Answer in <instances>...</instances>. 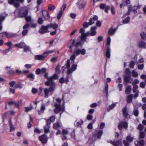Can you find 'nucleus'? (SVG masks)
<instances>
[{"mask_svg": "<svg viewBox=\"0 0 146 146\" xmlns=\"http://www.w3.org/2000/svg\"><path fill=\"white\" fill-rule=\"evenodd\" d=\"M23 48L24 49V52H25L31 51L30 47L29 46L26 45L25 44V46Z\"/></svg>", "mask_w": 146, "mask_h": 146, "instance_id": "obj_35", "label": "nucleus"}, {"mask_svg": "<svg viewBox=\"0 0 146 146\" xmlns=\"http://www.w3.org/2000/svg\"><path fill=\"white\" fill-rule=\"evenodd\" d=\"M62 9H61L60 12L58 13L57 18L58 19H59L61 17L62 15Z\"/></svg>", "mask_w": 146, "mask_h": 146, "instance_id": "obj_48", "label": "nucleus"}, {"mask_svg": "<svg viewBox=\"0 0 146 146\" xmlns=\"http://www.w3.org/2000/svg\"><path fill=\"white\" fill-rule=\"evenodd\" d=\"M25 43L21 42L19 44H15V46L18 48H23L25 46Z\"/></svg>", "mask_w": 146, "mask_h": 146, "instance_id": "obj_28", "label": "nucleus"}, {"mask_svg": "<svg viewBox=\"0 0 146 146\" xmlns=\"http://www.w3.org/2000/svg\"><path fill=\"white\" fill-rule=\"evenodd\" d=\"M83 121L82 119H77L74 123V125L76 126H80L82 125Z\"/></svg>", "mask_w": 146, "mask_h": 146, "instance_id": "obj_20", "label": "nucleus"}, {"mask_svg": "<svg viewBox=\"0 0 146 146\" xmlns=\"http://www.w3.org/2000/svg\"><path fill=\"white\" fill-rule=\"evenodd\" d=\"M139 82V80L137 79L134 80L132 83V85H137L136 84H138Z\"/></svg>", "mask_w": 146, "mask_h": 146, "instance_id": "obj_53", "label": "nucleus"}, {"mask_svg": "<svg viewBox=\"0 0 146 146\" xmlns=\"http://www.w3.org/2000/svg\"><path fill=\"white\" fill-rule=\"evenodd\" d=\"M55 9L54 6L52 4H50L48 6V10L49 11H53Z\"/></svg>", "mask_w": 146, "mask_h": 146, "instance_id": "obj_36", "label": "nucleus"}, {"mask_svg": "<svg viewBox=\"0 0 146 146\" xmlns=\"http://www.w3.org/2000/svg\"><path fill=\"white\" fill-rule=\"evenodd\" d=\"M98 17L96 15L94 16L92 18H91L89 19V24L90 25H92L94 23V21L97 20Z\"/></svg>", "mask_w": 146, "mask_h": 146, "instance_id": "obj_16", "label": "nucleus"}, {"mask_svg": "<svg viewBox=\"0 0 146 146\" xmlns=\"http://www.w3.org/2000/svg\"><path fill=\"white\" fill-rule=\"evenodd\" d=\"M60 127V125L59 123H54L53 125V128L55 129H57L58 127Z\"/></svg>", "mask_w": 146, "mask_h": 146, "instance_id": "obj_42", "label": "nucleus"}, {"mask_svg": "<svg viewBox=\"0 0 146 146\" xmlns=\"http://www.w3.org/2000/svg\"><path fill=\"white\" fill-rule=\"evenodd\" d=\"M108 84L107 83L106 84V86L105 87V91L106 95L107 96H108Z\"/></svg>", "mask_w": 146, "mask_h": 146, "instance_id": "obj_46", "label": "nucleus"}, {"mask_svg": "<svg viewBox=\"0 0 146 146\" xmlns=\"http://www.w3.org/2000/svg\"><path fill=\"white\" fill-rule=\"evenodd\" d=\"M5 16L3 15H0V31H1L3 28L2 23L5 19Z\"/></svg>", "mask_w": 146, "mask_h": 146, "instance_id": "obj_15", "label": "nucleus"}, {"mask_svg": "<svg viewBox=\"0 0 146 146\" xmlns=\"http://www.w3.org/2000/svg\"><path fill=\"white\" fill-rule=\"evenodd\" d=\"M86 2L84 0H78L76 4L79 9H81L84 8L86 5Z\"/></svg>", "mask_w": 146, "mask_h": 146, "instance_id": "obj_6", "label": "nucleus"}, {"mask_svg": "<svg viewBox=\"0 0 146 146\" xmlns=\"http://www.w3.org/2000/svg\"><path fill=\"white\" fill-rule=\"evenodd\" d=\"M6 36L7 38H10L11 37H14L16 36V34L12 33L7 32L5 33Z\"/></svg>", "mask_w": 146, "mask_h": 146, "instance_id": "obj_27", "label": "nucleus"}, {"mask_svg": "<svg viewBox=\"0 0 146 146\" xmlns=\"http://www.w3.org/2000/svg\"><path fill=\"white\" fill-rule=\"evenodd\" d=\"M56 108L54 109V111L56 113H58L61 110V107H54Z\"/></svg>", "mask_w": 146, "mask_h": 146, "instance_id": "obj_38", "label": "nucleus"}, {"mask_svg": "<svg viewBox=\"0 0 146 146\" xmlns=\"http://www.w3.org/2000/svg\"><path fill=\"white\" fill-rule=\"evenodd\" d=\"M75 40H74L71 39L68 42V46L70 49H72L73 45L75 42Z\"/></svg>", "mask_w": 146, "mask_h": 146, "instance_id": "obj_21", "label": "nucleus"}, {"mask_svg": "<svg viewBox=\"0 0 146 146\" xmlns=\"http://www.w3.org/2000/svg\"><path fill=\"white\" fill-rule=\"evenodd\" d=\"M133 114L136 116H137L139 114V111L137 110H134L133 111Z\"/></svg>", "mask_w": 146, "mask_h": 146, "instance_id": "obj_56", "label": "nucleus"}, {"mask_svg": "<svg viewBox=\"0 0 146 146\" xmlns=\"http://www.w3.org/2000/svg\"><path fill=\"white\" fill-rule=\"evenodd\" d=\"M133 139V138L131 137V136L129 135H128L126 137V140L127 141L131 142L132 141Z\"/></svg>", "mask_w": 146, "mask_h": 146, "instance_id": "obj_39", "label": "nucleus"}, {"mask_svg": "<svg viewBox=\"0 0 146 146\" xmlns=\"http://www.w3.org/2000/svg\"><path fill=\"white\" fill-rule=\"evenodd\" d=\"M106 6L105 4L101 3L100 5V8L102 9H105L106 7Z\"/></svg>", "mask_w": 146, "mask_h": 146, "instance_id": "obj_61", "label": "nucleus"}, {"mask_svg": "<svg viewBox=\"0 0 146 146\" xmlns=\"http://www.w3.org/2000/svg\"><path fill=\"white\" fill-rule=\"evenodd\" d=\"M5 44L8 46L9 48L11 49L12 48V45L13 44L11 42H8L5 43Z\"/></svg>", "mask_w": 146, "mask_h": 146, "instance_id": "obj_44", "label": "nucleus"}, {"mask_svg": "<svg viewBox=\"0 0 146 146\" xmlns=\"http://www.w3.org/2000/svg\"><path fill=\"white\" fill-rule=\"evenodd\" d=\"M42 15L45 19H48L50 17V15L48 12L47 11H42Z\"/></svg>", "mask_w": 146, "mask_h": 146, "instance_id": "obj_17", "label": "nucleus"}, {"mask_svg": "<svg viewBox=\"0 0 146 146\" xmlns=\"http://www.w3.org/2000/svg\"><path fill=\"white\" fill-rule=\"evenodd\" d=\"M34 76V74L30 73L27 75V77L30 80L33 81L35 78Z\"/></svg>", "mask_w": 146, "mask_h": 146, "instance_id": "obj_31", "label": "nucleus"}, {"mask_svg": "<svg viewBox=\"0 0 146 146\" xmlns=\"http://www.w3.org/2000/svg\"><path fill=\"white\" fill-rule=\"evenodd\" d=\"M144 126L141 124H139L138 126V129L139 130H142L144 128Z\"/></svg>", "mask_w": 146, "mask_h": 146, "instance_id": "obj_60", "label": "nucleus"}, {"mask_svg": "<svg viewBox=\"0 0 146 146\" xmlns=\"http://www.w3.org/2000/svg\"><path fill=\"white\" fill-rule=\"evenodd\" d=\"M123 127L125 129H126L128 127V123L125 121H121L119 123L118 125V129L120 130H121L123 129Z\"/></svg>", "mask_w": 146, "mask_h": 146, "instance_id": "obj_9", "label": "nucleus"}, {"mask_svg": "<svg viewBox=\"0 0 146 146\" xmlns=\"http://www.w3.org/2000/svg\"><path fill=\"white\" fill-rule=\"evenodd\" d=\"M65 65H66V68H69L70 66V60L68 59L67 60L66 64Z\"/></svg>", "mask_w": 146, "mask_h": 146, "instance_id": "obj_50", "label": "nucleus"}, {"mask_svg": "<svg viewBox=\"0 0 146 146\" xmlns=\"http://www.w3.org/2000/svg\"><path fill=\"white\" fill-rule=\"evenodd\" d=\"M54 50L48 51L44 52L42 55H36L35 56V59L37 60H42L44 59L48 54L54 52Z\"/></svg>", "mask_w": 146, "mask_h": 146, "instance_id": "obj_4", "label": "nucleus"}, {"mask_svg": "<svg viewBox=\"0 0 146 146\" xmlns=\"http://www.w3.org/2000/svg\"><path fill=\"white\" fill-rule=\"evenodd\" d=\"M49 126H47V127H44V131L45 133H47L50 132L49 130Z\"/></svg>", "mask_w": 146, "mask_h": 146, "instance_id": "obj_45", "label": "nucleus"}, {"mask_svg": "<svg viewBox=\"0 0 146 146\" xmlns=\"http://www.w3.org/2000/svg\"><path fill=\"white\" fill-rule=\"evenodd\" d=\"M26 21L28 22H31L32 21V19L31 16L26 15L24 17Z\"/></svg>", "mask_w": 146, "mask_h": 146, "instance_id": "obj_32", "label": "nucleus"}, {"mask_svg": "<svg viewBox=\"0 0 146 146\" xmlns=\"http://www.w3.org/2000/svg\"><path fill=\"white\" fill-rule=\"evenodd\" d=\"M44 77L47 79L48 80L46 81L45 82V85L46 86H48L50 84V77H49L48 76V74L47 73H45L44 76Z\"/></svg>", "mask_w": 146, "mask_h": 146, "instance_id": "obj_19", "label": "nucleus"}, {"mask_svg": "<svg viewBox=\"0 0 146 146\" xmlns=\"http://www.w3.org/2000/svg\"><path fill=\"white\" fill-rule=\"evenodd\" d=\"M145 137V134L143 131H141L140 132L139 137L141 138H143Z\"/></svg>", "mask_w": 146, "mask_h": 146, "instance_id": "obj_54", "label": "nucleus"}, {"mask_svg": "<svg viewBox=\"0 0 146 146\" xmlns=\"http://www.w3.org/2000/svg\"><path fill=\"white\" fill-rule=\"evenodd\" d=\"M122 111L123 115L125 117L127 118L130 117V116L128 114L126 106L122 109Z\"/></svg>", "mask_w": 146, "mask_h": 146, "instance_id": "obj_12", "label": "nucleus"}, {"mask_svg": "<svg viewBox=\"0 0 146 146\" xmlns=\"http://www.w3.org/2000/svg\"><path fill=\"white\" fill-rule=\"evenodd\" d=\"M61 102V100L59 98H57L56 99V102L55 103L54 106V107H60V104Z\"/></svg>", "mask_w": 146, "mask_h": 146, "instance_id": "obj_23", "label": "nucleus"}, {"mask_svg": "<svg viewBox=\"0 0 146 146\" xmlns=\"http://www.w3.org/2000/svg\"><path fill=\"white\" fill-rule=\"evenodd\" d=\"M10 131L11 132L12 131H13L15 129V127L13 125L12 123H11L10 125Z\"/></svg>", "mask_w": 146, "mask_h": 146, "instance_id": "obj_58", "label": "nucleus"}, {"mask_svg": "<svg viewBox=\"0 0 146 146\" xmlns=\"http://www.w3.org/2000/svg\"><path fill=\"white\" fill-rule=\"evenodd\" d=\"M43 20L41 17H39L38 20V22L39 24H42L43 22Z\"/></svg>", "mask_w": 146, "mask_h": 146, "instance_id": "obj_47", "label": "nucleus"}, {"mask_svg": "<svg viewBox=\"0 0 146 146\" xmlns=\"http://www.w3.org/2000/svg\"><path fill=\"white\" fill-rule=\"evenodd\" d=\"M141 38L144 40H146V33L143 32L140 34Z\"/></svg>", "mask_w": 146, "mask_h": 146, "instance_id": "obj_43", "label": "nucleus"}, {"mask_svg": "<svg viewBox=\"0 0 146 146\" xmlns=\"http://www.w3.org/2000/svg\"><path fill=\"white\" fill-rule=\"evenodd\" d=\"M48 138L45 134H43L39 137L38 139L42 144L46 143L48 140Z\"/></svg>", "mask_w": 146, "mask_h": 146, "instance_id": "obj_7", "label": "nucleus"}, {"mask_svg": "<svg viewBox=\"0 0 146 146\" xmlns=\"http://www.w3.org/2000/svg\"><path fill=\"white\" fill-rule=\"evenodd\" d=\"M48 27L49 28H52L56 30V29L58 27V25L56 23H51L48 25Z\"/></svg>", "mask_w": 146, "mask_h": 146, "instance_id": "obj_22", "label": "nucleus"}, {"mask_svg": "<svg viewBox=\"0 0 146 146\" xmlns=\"http://www.w3.org/2000/svg\"><path fill=\"white\" fill-rule=\"evenodd\" d=\"M55 119V117L54 116H51L50 117L49 119L50 121L52 122H54Z\"/></svg>", "mask_w": 146, "mask_h": 146, "instance_id": "obj_63", "label": "nucleus"}, {"mask_svg": "<svg viewBox=\"0 0 146 146\" xmlns=\"http://www.w3.org/2000/svg\"><path fill=\"white\" fill-rule=\"evenodd\" d=\"M96 27H92L91 28L90 32H88L86 33L87 35L89 36H94L96 35Z\"/></svg>", "mask_w": 146, "mask_h": 146, "instance_id": "obj_10", "label": "nucleus"}, {"mask_svg": "<svg viewBox=\"0 0 146 146\" xmlns=\"http://www.w3.org/2000/svg\"><path fill=\"white\" fill-rule=\"evenodd\" d=\"M60 66L59 65H57L56 68L55 70L56 73L59 74L60 72Z\"/></svg>", "mask_w": 146, "mask_h": 146, "instance_id": "obj_55", "label": "nucleus"}, {"mask_svg": "<svg viewBox=\"0 0 146 146\" xmlns=\"http://www.w3.org/2000/svg\"><path fill=\"white\" fill-rule=\"evenodd\" d=\"M116 103H114L112 104L108 108H107V111H110L113 108L116 106Z\"/></svg>", "mask_w": 146, "mask_h": 146, "instance_id": "obj_34", "label": "nucleus"}, {"mask_svg": "<svg viewBox=\"0 0 146 146\" xmlns=\"http://www.w3.org/2000/svg\"><path fill=\"white\" fill-rule=\"evenodd\" d=\"M83 27L84 28H87L88 27L90 24H89V23H88L86 22H85L83 24Z\"/></svg>", "mask_w": 146, "mask_h": 146, "instance_id": "obj_64", "label": "nucleus"}, {"mask_svg": "<svg viewBox=\"0 0 146 146\" xmlns=\"http://www.w3.org/2000/svg\"><path fill=\"white\" fill-rule=\"evenodd\" d=\"M58 76L57 74H54L52 76L50 77V84H51L52 83H53L54 84L53 85L55 86V84L54 82L53 81V80H55L58 79Z\"/></svg>", "mask_w": 146, "mask_h": 146, "instance_id": "obj_13", "label": "nucleus"}, {"mask_svg": "<svg viewBox=\"0 0 146 146\" xmlns=\"http://www.w3.org/2000/svg\"><path fill=\"white\" fill-rule=\"evenodd\" d=\"M28 31L27 29H24L22 32V34L23 36H25L27 34Z\"/></svg>", "mask_w": 146, "mask_h": 146, "instance_id": "obj_62", "label": "nucleus"}, {"mask_svg": "<svg viewBox=\"0 0 146 146\" xmlns=\"http://www.w3.org/2000/svg\"><path fill=\"white\" fill-rule=\"evenodd\" d=\"M106 56L107 58H109L110 56V49L109 46L107 47L106 49Z\"/></svg>", "mask_w": 146, "mask_h": 146, "instance_id": "obj_24", "label": "nucleus"}, {"mask_svg": "<svg viewBox=\"0 0 146 146\" xmlns=\"http://www.w3.org/2000/svg\"><path fill=\"white\" fill-rule=\"evenodd\" d=\"M48 25L47 26L42 25L39 31V33L40 34H44L45 33L49 32V31L48 30Z\"/></svg>", "mask_w": 146, "mask_h": 146, "instance_id": "obj_8", "label": "nucleus"}, {"mask_svg": "<svg viewBox=\"0 0 146 146\" xmlns=\"http://www.w3.org/2000/svg\"><path fill=\"white\" fill-rule=\"evenodd\" d=\"M54 84L53 83L52 84V83L51 84H50L49 86H50V87L48 88H45L44 89V97L46 98H47L48 96V94L49 93L52 92H53L55 89V86L53 85Z\"/></svg>", "mask_w": 146, "mask_h": 146, "instance_id": "obj_3", "label": "nucleus"}, {"mask_svg": "<svg viewBox=\"0 0 146 146\" xmlns=\"http://www.w3.org/2000/svg\"><path fill=\"white\" fill-rule=\"evenodd\" d=\"M137 144L135 143L136 146H143L144 145V141L142 139L140 140H137Z\"/></svg>", "mask_w": 146, "mask_h": 146, "instance_id": "obj_25", "label": "nucleus"}, {"mask_svg": "<svg viewBox=\"0 0 146 146\" xmlns=\"http://www.w3.org/2000/svg\"><path fill=\"white\" fill-rule=\"evenodd\" d=\"M30 25V24L29 23H26L25 24L23 27V29H26L28 28Z\"/></svg>", "mask_w": 146, "mask_h": 146, "instance_id": "obj_57", "label": "nucleus"}, {"mask_svg": "<svg viewBox=\"0 0 146 146\" xmlns=\"http://www.w3.org/2000/svg\"><path fill=\"white\" fill-rule=\"evenodd\" d=\"M131 90V87L130 86H127L125 89V93L126 94H129Z\"/></svg>", "mask_w": 146, "mask_h": 146, "instance_id": "obj_26", "label": "nucleus"}, {"mask_svg": "<svg viewBox=\"0 0 146 146\" xmlns=\"http://www.w3.org/2000/svg\"><path fill=\"white\" fill-rule=\"evenodd\" d=\"M131 77V75H128L125 76L124 78V81L125 82H129Z\"/></svg>", "mask_w": 146, "mask_h": 146, "instance_id": "obj_33", "label": "nucleus"}, {"mask_svg": "<svg viewBox=\"0 0 146 146\" xmlns=\"http://www.w3.org/2000/svg\"><path fill=\"white\" fill-rule=\"evenodd\" d=\"M117 28L115 29V28H114L113 29L112 28H111L109 30L108 33L109 35L110 36H112L113 35L116 31Z\"/></svg>", "mask_w": 146, "mask_h": 146, "instance_id": "obj_18", "label": "nucleus"}, {"mask_svg": "<svg viewBox=\"0 0 146 146\" xmlns=\"http://www.w3.org/2000/svg\"><path fill=\"white\" fill-rule=\"evenodd\" d=\"M135 64V62L133 61H131L130 63L129 67L130 68H134Z\"/></svg>", "mask_w": 146, "mask_h": 146, "instance_id": "obj_51", "label": "nucleus"}, {"mask_svg": "<svg viewBox=\"0 0 146 146\" xmlns=\"http://www.w3.org/2000/svg\"><path fill=\"white\" fill-rule=\"evenodd\" d=\"M33 121L32 118L31 117H30V122L27 124L28 127L29 128H30L31 126V122H32Z\"/></svg>", "mask_w": 146, "mask_h": 146, "instance_id": "obj_59", "label": "nucleus"}, {"mask_svg": "<svg viewBox=\"0 0 146 146\" xmlns=\"http://www.w3.org/2000/svg\"><path fill=\"white\" fill-rule=\"evenodd\" d=\"M29 11L27 8H22L19 9L15 11L14 13L15 16L17 17H23L27 15Z\"/></svg>", "mask_w": 146, "mask_h": 146, "instance_id": "obj_1", "label": "nucleus"}, {"mask_svg": "<svg viewBox=\"0 0 146 146\" xmlns=\"http://www.w3.org/2000/svg\"><path fill=\"white\" fill-rule=\"evenodd\" d=\"M132 72L133 77H137L138 76V74L137 72L133 70L132 71Z\"/></svg>", "mask_w": 146, "mask_h": 146, "instance_id": "obj_49", "label": "nucleus"}, {"mask_svg": "<svg viewBox=\"0 0 146 146\" xmlns=\"http://www.w3.org/2000/svg\"><path fill=\"white\" fill-rule=\"evenodd\" d=\"M103 133L102 130H95L94 133L93 135V137H97L98 139H100Z\"/></svg>", "mask_w": 146, "mask_h": 146, "instance_id": "obj_11", "label": "nucleus"}, {"mask_svg": "<svg viewBox=\"0 0 146 146\" xmlns=\"http://www.w3.org/2000/svg\"><path fill=\"white\" fill-rule=\"evenodd\" d=\"M133 92L135 93L137 92V89L138 88V86L137 85H133Z\"/></svg>", "mask_w": 146, "mask_h": 146, "instance_id": "obj_52", "label": "nucleus"}, {"mask_svg": "<svg viewBox=\"0 0 146 146\" xmlns=\"http://www.w3.org/2000/svg\"><path fill=\"white\" fill-rule=\"evenodd\" d=\"M130 21V17L129 16L127 17L123 21V23L124 24L127 23Z\"/></svg>", "mask_w": 146, "mask_h": 146, "instance_id": "obj_41", "label": "nucleus"}, {"mask_svg": "<svg viewBox=\"0 0 146 146\" xmlns=\"http://www.w3.org/2000/svg\"><path fill=\"white\" fill-rule=\"evenodd\" d=\"M45 109V105L44 104H42L40 110L38 111V114L40 115L43 113Z\"/></svg>", "mask_w": 146, "mask_h": 146, "instance_id": "obj_30", "label": "nucleus"}, {"mask_svg": "<svg viewBox=\"0 0 146 146\" xmlns=\"http://www.w3.org/2000/svg\"><path fill=\"white\" fill-rule=\"evenodd\" d=\"M25 0H8V2L9 4L14 5L15 7H18L19 6L20 4L19 1L21 3H23Z\"/></svg>", "mask_w": 146, "mask_h": 146, "instance_id": "obj_5", "label": "nucleus"}, {"mask_svg": "<svg viewBox=\"0 0 146 146\" xmlns=\"http://www.w3.org/2000/svg\"><path fill=\"white\" fill-rule=\"evenodd\" d=\"M86 51L85 49L75 48L74 49L72 54L70 56V59L72 60H74L76 56L81 54L82 55H84L86 53Z\"/></svg>", "mask_w": 146, "mask_h": 146, "instance_id": "obj_2", "label": "nucleus"}, {"mask_svg": "<svg viewBox=\"0 0 146 146\" xmlns=\"http://www.w3.org/2000/svg\"><path fill=\"white\" fill-rule=\"evenodd\" d=\"M133 98V95L132 94H130L127 96V101L128 103H130L132 101Z\"/></svg>", "mask_w": 146, "mask_h": 146, "instance_id": "obj_37", "label": "nucleus"}, {"mask_svg": "<svg viewBox=\"0 0 146 146\" xmlns=\"http://www.w3.org/2000/svg\"><path fill=\"white\" fill-rule=\"evenodd\" d=\"M139 47L146 48V43L143 41H141L139 42Z\"/></svg>", "mask_w": 146, "mask_h": 146, "instance_id": "obj_29", "label": "nucleus"}, {"mask_svg": "<svg viewBox=\"0 0 146 146\" xmlns=\"http://www.w3.org/2000/svg\"><path fill=\"white\" fill-rule=\"evenodd\" d=\"M86 33H85V34H82L81 35V40H85L86 39V37L87 36H88V35H87Z\"/></svg>", "mask_w": 146, "mask_h": 146, "instance_id": "obj_40", "label": "nucleus"}, {"mask_svg": "<svg viewBox=\"0 0 146 146\" xmlns=\"http://www.w3.org/2000/svg\"><path fill=\"white\" fill-rule=\"evenodd\" d=\"M108 142L114 146H119L120 144L121 143V142L119 140H115L113 141H108Z\"/></svg>", "mask_w": 146, "mask_h": 146, "instance_id": "obj_14", "label": "nucleus"}]
</instances>
